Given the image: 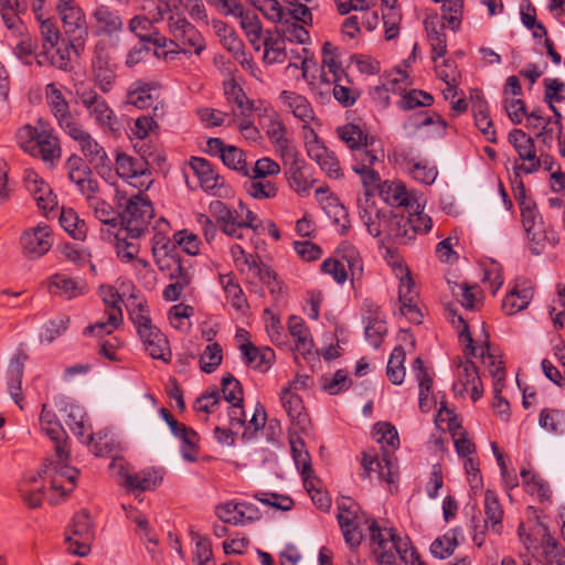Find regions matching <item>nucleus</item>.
I'll list each match as a JSON object with an SVG mask.
<instances>
[{
	"mask_svg": "<svg viewBox=\"0 0 565 565\" xmlns=\"http://www.w3.org/2000/svg\"><path fill=\"white\" fill-rule=\"evenodd\" d=\"M184 433L179 430L173 435L182 441L181 454L184 460L193 462L199 452V435L192 428L183 425Z\"/></svg>",
	"mask_w": 565,
	"mask_h": 565,
	"instance_id": "obj_55",
	"label": "nucleus"
},
{
	"mask_svg": "<svg viewBox=\"0 0 565 565\" xmlns=\"http://www.w3.org/2000/svg\"><path fill=\"white\" fill-rule=\"evenodd\" d=\"M374 433L376 440L382 444L383 451L386 450L385 446L390 447L392 451L399 447L398 433L392 424L379 422L374 425Z\"/></svg>",
	"mask_w": 565,
	"mask_h": 565,
	"instance_id": "obj_62",
	"label": "nucleus"
},
{
	"mask_svg": "<svg viewBox=\"0 0 565 565\" xmlns=\"http://www.w3.org/2000/svg\"><path fill=\"white\" fill-rule=\"evenodd\" d=\"M86 199L88 206L93 210L94 215L98 221L113 228L120 226V212H117L105 200L96 196V193H92V196H87Z\"/></svg>",
	"mask_w": 565,
	"mask_h": 565,
	"instance_id": "obj_41",
	"label": "nucleus"
},
{
	"mask_svg": "<svg viewBox=\"0 0 565 565\" xmlns=\"http://www.w3.org/2000/svg\"><path fill=\"white\" fill-rule=\"evenodd\" d=\"M239 349L245 363L260 372L267 371L275 358L270 348L258 349L250 342L242 344Z\"/></svg>",
	"mask_w": 565,
	"mask_h": 565,
	"instance_id": "obj_34",
	"label": "nucleus"
},
{
	"mask_svg": "<svg viewBox=\"0 0 565 565\" xmlns=\"http://www.w3.org/2000/svg\"><path fill=\"white\" fill-rule=\"evenodd\" d=\"M307 154L311 160L318 163L329 178L341 179L343 177L338 158L334 152L329 150L324 145H310Z\"/></svg>",
	"mask_w": 565,
	"mask_h": 565,
	"instance_id": "obj_32",
	"label": "nucleus"
},
{
	"mask_svg": "<svg viewBox=\"0 0 565 565\" xmlns=\"http://www.w3.org/2000/svg\"><path fill=\"white\" fill-rule=\"evenodd\" d=\"M264 44V60L267 63H284L286 60L284 40L280 38H274L270 31H266V35L263 41Z\"/></svg>",
	"mask_w": 565,
	"mask_h": 565,
	"instance_id": "obj_56",
	"label": "nucleus"
},
{
	"mask_svg": "<svg viewBox=\"0 0 565 565\" xmlns=\"http://www.w3.org/2000/svg\"><path fill=\"white\" fill-rule=\"evenodd\" d=\"M92 18L96 22L95 34L113 38L124 30L121 17L108 6L99 4L92 12Z\"/></svg>",
	"mask_w": 565,
	"mask_h": 565,
	"instance_id": "obj_29",
	"label": "nucleus"
},
{
	"mask_svg": "<svg viewBox=\"0 0 565 565\" xmlns=\"http://www.w3.org/2000/svg\"><path fill=\"white\" fill-rule=\"evenodd\" d=\"M21 245L23 252L30 258L42 257L53 245L51 227L45 223H40L35 227L25 231L21 236Z\"/></svg>",
	"mask_w": 565,
	"mask_h": 565,
	"instance_id": "obj_14",
	"label": "nucleus"
},
{
	"mask_svg": "<svg viewBox=\"0 0 565 565\" xmlns=\"http://www.w3.org/2000/svg\"><path fill=\"white\" fill-rule=\"evenodd\" d=\"M221 160L227 168L237 171L244 177L250 173L243 150L235 146H227Z\"/></svg>",
	"mask_w": 565,
	"mask_h": 565,
	"instance_id": "obj_61",
	"label": "nucleus"
},
{
	"mask_svg": "<svg viewBox=\"0 0 565 565\" xmlns=\"http://www.w3.org/2000/svg\"><path fill=\"white\" fill-rule=\"evenodd\" d=\"M285 167V175L289 186L300 195H306L312 186L310 181L305 174L306 162L298 150L287 152L280 157Z\"/></svg>",
	"mask_w": 565,
	"mask_h": 565,
	"instance_id": "obj_13",
	"label": "nucleus"
},
{
	"mask_svg": "<svg viewBox=\"0 0 565 565\" xmlns=\"http://www.w3.org/2000/svg\"><path fill=\"white\" fill-rule=\"evenodd\" d=\"M157 88L158 85L156 83L137 81L129 86L126 102L139 109L149 108L154 103L156 97L152 93Z\"/></svg>",
	"mask_w": 565,
	"mask_h": 565,
	"instance_id": "obj_35",
	"label": "nucleus"
},
{
	"mask_svg": "<svg viewBox=\"0 0 565 565\" xmlns=\"http://www.w3.org/2000/svg\"><path fill=\"white\" fill-rule=\"evenodd\" d=\"M287 327L295 340L296 350L301 354L310 353L313 348V341L303 319L298 316H290Z\"/></svg>",
	"mask_w": 565,
	"mask_h": 565,
	"instance_id": "obj_38",
	"label": "nucleus"
},
{
	"mask_svg": "<svg viewBox=\"0 0 565 565\" xmlns=\"http://www.w3.org/2000/svg\"><path fill=\"white\" fill-rule=\"evenodd\" d=\"M139 338L145 350L152 359L161 360L167 363L170 362L171 351L169 341L157 327L148 329L145 333L139 334Z\"/></svg>",
	"mask_w": 565,
	"mask_h": 565,
	"instance_id": "obj_31",
	"label": "nucleus"
},
{
	"mask_svg": "<svg viewBox=\"0 0 565 565\" xmlns=\"http://www.w3.org/2000/svg\"><path fill=\"white\" fill-rule=\"evenodd\" d=\"M41 429L54 443L55 451L58 456L64 455L67 435L62 424L57 420L56 415L43 405L40 415Z\"/></svg>",
	"mask_w": 565,
	"mask_h": 565,
	"instance_id": "obj_30",
	"label": "nucleus"
},
{
	"mask_svg": "<svg viewBox=\"0 0 565 565\" xmlns=\"http://www.w3.org/2000/svg\"><path fill=\"white\" fill-rule=\"evenodd\" d=\"M60 224L73 238L83 241L86 237V224L73 209H62Z\"/></svg>",
	"mask_w": 565,
	"mask_h": 565,
	"instance_id": "obj_49",
	"label": "nucleus"
},
{
	"mask_svg": "<svg viewBox=\"0 0 565 565\" xmlns=\"http://www.w3.org/2000/svg\"><path fill=\"white\" fill-rule=\"evenodd\" d=\"M19 143L25 152L33 156L39 154L51 167H54L61 159L62 148L55 134L39 136L34 138V141H19Z\"/></svg>",
	"mask_w": 565,
	"mask_h": 565,
	"instance_id": "obj_21",
	"label": "nucleus"
},
{
	"mask_svg": "<svg viewBox=\"0 0 565 565\" xmlns=\"http://www.w3.org/2000/svg\"><path fill=\"white\" fill-rule=\"evenodd\" d=\"M372 553L379 565H396L402 539L392 527H381L375 521L369 526Z\"/></svg>",
	"mask_w": 565,
	"mask_h": 565,
	"instance_id": "obj_6",
	"label": "nucleus"
},
{
	"mask_svg": "<svg viewBox=\"0 0 565 565\" xmlns=\"http://www.w3.org/2000/svg\"><path fill=\"white\" fill-rule=\"evenodd\" d=\"M76 95L88 115L94 118L102 129L115 131L118 120L108 103L93 87L81 86L76 88Z\"/></svg>",
	"mask_w": 565,
	"mask_h": 565,
	"instance_id": "obj_7",
	"label": "nucleus"
},
{
	"mask_svg": "<svg viewBox=\"0 0 565 565\" xmlns=\"http://www.w3.org/2000/svg\"><path fill=\"white\" fill-rule=\"evenodd\" d=\"M215 514L224 523L244 525V512L241 511L238 502L228 501L217 504Z\"/></svg>",
	"mask_w": 565,
	"mask_h": 565,
	"instance_id": "obj_63",
	"label": "nucleus"
},
{
	"mask_svg": "<svg viewBox=\"0 0 565 565\" xmlns=\"http://www.w3.org/2000/svg\"><path fill=\"white\" fill-rule=\"evenodd\" d=\"M484 527L500 535L502 533L503 510L494 491L488 489L484 493Z\"/></svg>",
	"mask_w": 565,
	"mask_h": 565,
	"instance_id": "obj_39",
	"label": "nucleus"
},
{
	"mask_svg": "<svg viewBox=\"0 0 565 565\" xmlns=\"http://www.w3.org/2000/svg\"><path fill=\"white\" fill-rule=\"evenodd\" d=\"M472 111L476 127L486 136L491 143L497 142V132L493 128V121L489 116L488 103L482 96L472 99Z\"/></svg>",
	"mask_w": 565,
	"mask_h": 565,
	"instance_id": "obj_36",
	"label": "nucleus"
},
{
	"mask_svg": "<svg viewBox=\"0 0 565 565\" xmlns=\"http://www.w3.org/2000/svg\"><path fill=\"white\" fill-rule=\"evenodd\" d=\"M452 295L468 310L478 309V296L481 294L477 285L455 284L451 288Z\"/></svg>",
	"mask_w": 565,
	"mask_h": 565,
	"instance_id": "obj_58",
	"label": "nucleus"
},
{
	"mask_svg": "<svg viewBox=\"0 0 565 565\" xmlns=\"http://www.w3.org/2000/svg\"><path fill=\"white\" fill-rule=\"evenodd\" d=\"M379 193L392 206H411L409 195L402 182L384 181Z\"/></svg>",
	"mask_w": 565,
	"mask_h": 565,
	"instance_id": "obj_46",
	"label": "nucleus"
},
{
	"mask_svg": "<svg viewBox=\"0 0 565 565\" xmlns=\"http://www.w3.org/2000/svg\"><path fill=\"white\" fill-rule=\"evenodd\" d=\"M520 476L529 494L536 497L540 502L551 501L552 491L550 484L541 476L526 468L521 469Z\"/></svg>",
	"mask_w": 565,
	"mask_h": 565,
	"instance_id": "obj_40",
	"label": "nucleus"
},
{
	"mask_svg": "<svg viewBox=\"0 0 565 565\" xmlns=\"http://www.w3.org/2000/svg\"><path fill=\"white\" fill-rule=\"evenodd\" d=\"M278 32L289 42L307 44L310 41V34L305 24L294 21L292 18H286Z\"/></svg>",
	"mask_w": 565,
	"mask_h": 565,
	"instance_id": "obj_53",
	"label": "nucleus"
},
{
	"mask_svg": "<svg viewBox=\"0 0 565 565\" xmlns=\"http://www.w3.org/2000/svg\"><path fill=\"white\" fill-rule=\"evenodd\" d=\"M209 211L221 226V230L224 234L235 237L242 238V225H245L239 218V212L237 210L231 209L227 204L220 200H214L209 205ZM248 224V222H246Z\"/></svg>",
	"mask_w": 565,
	"mask_h": 565,
	"instance_id": "obj_22",
	"label": "nucleus"
},
{
	"mask_svg": "<svg viewBox=\"0 0 565 565\" xmlns=\"http://www.w3.org/2000/svg\"><path fill=\"white\" fill-rule=\"evenodd\" d=\"M60 15L64 31L68 36L71 49L76 56H79L84 51L85 40L88 36L85 13L79 7H76L66 9V12H62Z\"/></svg>",
	"mask_w": 565,
	"mask_h": 565,
	"instance_id": "obj_10",
	"label": "nucleus"
},
{
	"mask_svg": "<svg viewBox=\"0 0 565 565\" xmlns=\"http://www.w3.org/2000/svg\"><path fill=\"white\" fill-rule=\"evenodd\" d=\"M363 515L361 510H348L337 514V520L342 531L345 543L351 550H356L362 542V524Z\"/></svg>",
	"mask_w": 565,
	"mask_h": 565,
	"instance_id": "obj_28",
	"label": "nucleus"
},
{
	"mask_svg": "<svg viewBox=\"0 0 565 565\" xmlns=\"http://www.w3.org/2000/svg\"><path fill=\"white\" fill-rule=\"evenodd\" d=\"M106 316L107 319L105 321H97L96 323L86 327L84 333L97 335L110 334L122 323L124 318L121 309L114 308L111 310H107Z\"/></svg>",
	"mask_w": 565,
	"mask_h": 565,
	"instance_id": "obj_51",
	"label": "nucleus"
},
{
	"mask_svg": "<svg viewBox=\"0 0 565 565\" xmlns=\"http://www.w3.org/2000/svg\"><path fill=\"white\" fill-rule=\"evenodd\" d=\"M45 97L51 113L55 117L58 127L64 132L79 122L70 111L68 102L65 99L62 92L55 86V84L50 83L46 85Z\"/></svg>",
	"mask_w": 565,
	"mask_h": 565,
	"instance_id": "obj_24",
	"label": "nucleus"
},
{
	"mask_svg": "<svg viewBox=\"0 0 565 565\" xmlns=\"http://www.w3.org/2000/svg\"><path fill=\"white\" fill-rule=\"evenodd\" d=\"M339 260H342L350 273L351 281L360 279L363 274V262L359 250L349 242L343 241L337 248Z\"/></svg>",
	"mask_w": 565,
	"mask_h": 565,
	"instance_id": "obj_42",
	"label": "nucleus"
},
{
	"mask_svg": "<svg viewBox=\"0 0 565 565\" xmlns=\"http://www.w3.org/2000/svg\"><path fill=\"white\" fill-rule=\"evenodd\" d=\"M458 369L459 383L454 384V390L462 394L470 385V397L473 402H477L483 395V385L479 375L478 367L469 358H467L465 361H459Z\"/></svg>",
	"mask_w": 565,
	"mask_h": 565,
	"instance_id": "obj_25",
	"label": "nucleus"
},
{
	"mask_svg": "<svg viewBox=\"0 0 565 565\" xmlns=\"http://www.w3.org/2000/svg\"><path fill=\"white\" fill-rule=\"evenodd\" d=\"M116 171L120 178L137 180L138 183L131 182L135 186L148 190L152 183L151 172L146 160L132 158L126 153H118L116 157Z\"/></svg>",
	"mask_w": 565,
	"mask_h": 565,
	"instance_id": "obj_15",
	"label": "nucleus"
},
{
	"mask_svg": "<svg viewBox=\"0 0 565 565\" xmlns=\"http://www.w3.org/2000/svg\"><path fill=\"white\" fill-rule=\"evenodd\" d=\"M359 215L365 225L367 233L373 237L386 234L392 235V226L396 223V216L390 210L379 209L372 199H358Z\"/></svg>",
	"mask_w": 565,
	"mask_h": 565,
	"instance_id": "obj_8",
	"label": "nucleus"
},
{
	"mask_svg": "<svg viewBox=\"0 0 565 565\" xmlns=\"http://www.w3.org/2000/svg\"><path fill=\"white\" fill-rule=\"evenodd\" d=\"M434 103L430 94L420 89H411L402 96L397 106L403 110H411L416 107H428Z\"/></svg>",
	"mask_w": 565,
	"mask_h": 565,
	"instance_id": "obj_64",
	"label": "nucleus"
},
{
	"mask_svg": "<svg viewBox=\"0 0 565 565\" xmlns=\"http://www.w3.org/2000/svg\"><path fill=\"white\" fill-rule=\"evenodd\" d=\"M362 456L363 478L370 477L372 472H376L380 480L394 483L396 465L394 456L390 450H384L381 460L375 450H365L362 452Z\"/></svg>",
	"mask_w": 565,
	"mask_h": 565,
	"instance_id": "obj_16",
	"label": "nucleus"
},
{
	"mask_svg": "<svg viewBox=\"0 0 565 565\" xmlns=\"http://www.w3.org/2000/svg\"><path fill=\"white\" fill-rule=\"evenodd\" d=\"M26 359L25 353L19 352L11 358L7 370L8 392L17 404L21 399V383Z\"/></svg>",
	"mask_w": 565,
	"mask_h": 565,
	"instance_id": "obj_33",
	"label": "nucleus"
},
{
	"mask_svg": "<svg viewBox=\"0 0 565 565\" xmlns=\"http://www.w3.org/2000/svg\"><path fill=\"white\" fill-rule=\"evenodd\" d=\"M245 186L247 193L257 200L273 199L278 193L277 185L266 179H250Z\"/></svg>",
	"mask_w": 565,
	"mask_h": 565,
	"instance_id": "obj_60",
	"label": "nucleus"
},
{
	"mask_svg": "<svg viewBox=\"0 0 565 565\" xmlns=\"http://www.w3.org/2000/svg\"><path fill=\"white\" fill-rule=\"evenodd\" d=\"M161 478H158L156 472L150 470H142L137 473L127 475L125 478V484L127 488L132 490L147 491L156 488Z\"/></svg>",
	"mask_w": 565,
	"mask_h": 565,
	"instance_id": "obj_57",
	"label": "nucleus"
},
{
	"mask_svg": "<svg viewBox=\"0 0 565 565\" xmlns=\"http://www.w3.org/2000/svg\"><path fill=\"white\" fill-rule=\"evenodd\" d=\"M509 142L514 147L520 159L526 160L529 164L515 166V170H523L525 173H533L541 168V160L536 157L534 141L521 129H513L509 134Z\"/></svg>",
	"mask_w": 565,
	"mask_h": 565,
	"instance_id": "obj_20",
	"label": "nucleus"
},
{
	"mask_svg": "<svg viewBox=\"0 0 565 565\" xmlns=\"http://www.w3.org/2000/svg\"><path fill=\"white\" fill-rule=\"evenodd\" d=\"M50 288L53 294L72 299L84 294L85 284L63 274H55L50 279Z\"/></svg>",
	"mask_w": 565,
	"mask_h": 565,
	"instance_id": "obj_44",
	"label": "nucleus"
},
{
	"mask_svg": "<svg viewBox=\"0 0 565 565\" xmlns=\"http://www.w3.org/2000/svg\"><path fill=\"white\" fill-rule=\"evenodd\" d=\"M153 217V207L147 195L139 192L132 194L120 212V232L127 233L130 238H139Z\"/></svg>",
	"mask_w": 565,
	"mask_h": 565,
	"instance_id": "obj_2",
	"label": "nucleus"
},
{
	"mask_svg": "<svg viewBox=\"0 0 565 565\" xmlns=\"http://www.w3.org/2000/svg\"><path fill=\"white\" fill-rule=\"evenodd\" d=\"M339 139L350 149L352 160L364 158V154L379 152L375 148V139L370 136L361 126L345 124L337 128Z\"/></svg>",
	"mask_w": 565,
	"mask_h": 565,
	"instance_id": "obj_9",
	"label": "nucleus"
},
{
	"mask_svg": "<svg viewBox=\"0 0 565 565\" xmlns=\"http://www.w3.org/2000/svg\"><path fill=\"white\" fill-rule=\"evenodd\" d=\"M363 321L365 323V338L374 347L379 348L386 334V323L380 307L371 300L363 302Z\"/></svg>",
	"mask_w": 565,
	"mask_h": 565,
	"instance_id": "obj_23",
	"label": "nucleus"
},
{
	"mask_svg": "<svg viewBox=\"0 0 565 565\" xmlns=\"http://www.w3.org/2000/svg\"><path fill=\"white\" fill-rule=\"evenodd\" d=\"M280 402L295 429L302 434L309 433L311 420L301 397L291 391V387H284L280 392Z\"/></svg>",
	"mask_w": 565,
	"mask_h": 565,
	"instance_id": "obj_18",
	"label": "nucleus"
},
{
	"mask_svg": "<svg viewBox=\"0 0 565 565\" xmlns=\"http://www.w3.org/2000/svg\"><path fill=\"white\" fill-rule=\"evenodd\" d=\"M212 26L216 35L220 38L223 46L234 55H243L244 54V43L237 36L234 29L227 25L222 20H213Z\"/></svg>",
	"mask_w": 565,
	"mask_h": 565,
	"instance_id": "obj_45",
	"label": "nucleus"
},
{
	"mask_svg": "<svg viewBox=\"0 0 565 565\" xmlns=\"http://www.w3.org/2000/svg\"><path fill=\"white\" fill-rule=\"evenodd\" d=\"M65 413V423L82 441L89 444L93 440L92 427L83 406L66 403L62 409Z\"/></svg>",
	"mask_w": 565,
	"mask_h": 565,
	"instance_id": "obj_27",
	"label": "nucleus"
},
{
	"mask_svg": "<svg viewBox=\"0 0 565 565\" xmlns=\"http://www.w3.org/2000/svg\"><path fill=\"white\" fill-rule=\"evenodd\" d=\"M224 93L228 103H234L241 110L243 117H248L252 114L254 109V103L247 98L243 88L237 83L231 81L230 83L225 84Z\"/></svg>",
	"mask_w": 565,
	"mask_h": 565,
	"instance_id": "obj_52",
	"label": "nucleus"
},
{
	"mask_svg": "<svg viewBox=\"0 0 565 565\" xmlns=\"http://www.w3.org/2000/svg\"><path fill=\"white\" fill-rule=\"evenodd\" d=\"M406 353L403 347L397 345L393 349L387 366H386V375L392 384L401 385L405 379V362Z\"/></svg>",
	"mask_w": 565,
	"mask_h": 565,
	"instance_id": "obj_48",
	"label": "nucleus"
},
{
	"mask_svg": "<svg viewBox=\"0 0 565 565\" xmlns=\"http://www.w3.org/2000/svg\"><path fill=\"white\" fill-rule=\"evenodd\" d=\"M68 179L76 184L78 191L86 198L92 196V193H97L99 190L98 181L93 178V172L88 166L77 170L72 169Z\"/></svg>",
	"mask_w": 565,
	"mask_h": 565,
	"instance_id": "obj_47",
	"label": "nucleus"
},
{
	"mask_svg": "<svg viewBox=\"0 0 565 565\" xmlns=\"http://www.w3.org/2000/svg\"><path fill=\"white\" fill-rule=\"evenodd\" d=\"M209 3L225 17L234 15L238 18L245 35L263 33L258 15L250 10H245L238 0H209Z\"/></svg>",
	"mask_w": 565,
	"mask_h": 565,
	"instance_id": "obj_12",
	"label": "nucleus"
},
{
	"mask_svg": "<svg viewBox=\"0 0 565 565\" xmlns=\"http://www.w3.org/2000/svg\"><path fill=\"white\" fill-rule=\"evenodd\" d=\"M70 318L66 316L57 317L47 321L40 331L41 343H52L61 337L68 328Z\"/></svg>",
	"mask_w": 565,
	"mask_h": 565,
	"instance_id": "obj_59",
	"label": "nucleus"
},
{
	"mask_svg": "<svg viewBox=\"0 0 565 565\" xmlns=\"http://www.w3.org/2000/svg\"><path fill=\"white\" fill-rule=\"evenodd\" d=\"M533 288L526 279H518L502 301V308L509 316L524 310L533 298Z\"/></svg>",
	"mask_w": 565,
	"mask_h": 565,
	"instance_id": "obj_26",
	"label": "nucleus"
},
{
	"mask_svg": "<svg viewBox=\"0 0 565 565\" xmlns=\"http://www.w3.org/2000/svg\"><path fill=\"white\" fill-rule=\"evenodd\" d=\"M383 152L379 151L372 154H364V158L353 161L352 170L360 175L365 192L359 199H371L375 190L381 189L382 181L373 166L383 158Z\"/></svg>",
	"mask_w": 565,
	"mask_h": 565,
	"instance_id": "obj_19",
	"label": "nucleus"
},
{
	"mask_svg": "<svg viewBox=\"0 0 565 565\" xmlns=\"http://www.w3.org/2000/svg\"><path fill=\"white\" fill-rule=\"evenodd\" d=\"M73 140L78 142L81 151L95 168L105 167L108 156L104 148L87 132L81 122L65 131Z\"/></svg>",
	"mask_w": 565,
	"mask_h": 565,
	"instance_id": "obj_17",
	"label": "nucleus"
},
{
	"mask_svg": "<svg viewBox=\"0 0 565 565\" xmlns=\"http://www.w3.org/2000/svg\"><path fill=\"white\" fill-rule=\"evenodd\" d=\"M190 168L200 181L201 188L210 195L226 196L230 188L224 179L214 170L213 166L204 158L192 157Z\"/></svg>",
	"mask_w": 565,
	"mask_h": 565,
	"instance_id": "obj_11",
	"label": "nucleus"
},
{
	"mask_svg": "<svg viewBox=\"0 0 565 565\" xmlns=\"http://www.w3.org/2000/svg\"><path fill=\"white\" fill-rule=\"evenodd\" d=\"M68 450L64 447V455L58 456L56 452L54 458L46 459L42 466L39 476L41 478H49L51 489L58 491L62 497L71 493L76 484V479L79 471L67 463Z\"/></svg>",
	"mask_w": 565,
	"mask_h": 565,
	"instance_id": "obj_3",
	"label": "nucleus"
},
{
	"mask_svg": "<svg viewBox=\"0 0 565 565\" xmlns=\"http://www.w3.org/2000/svg\"><path fill=\"white\" fill-rule=\"evenodd\" d=\"M266 134L270 141L274 143L276 151L279 156H284L287 152L296 150V147L290 142L286 136V127L282 121L274 116L269 118Z\"/></svg>",
	"mask_w": 565,
	"mask_h": 565,
	"instance_id": "obj_43",
	"label": "nucleus"
},
{
	"mask_svg": "<svg viewBox=\"0 0 565 565\" xmlns=\"http://www.w3.org/2000/svg\"><path fill=\"white\" fill-rule=\"evenodd\" d=\"M459 529L449 530L441 537H437L430 545L431 554L440 559L449 557L458 545Z\"/></svg>",
	"mask_w": 565,
	"mask_h": 565,
	"instance_id": "obj_50",
	"label": "nucleus"
},
{
	"mask_svg": "<svg viewBox=\"0 0 565 565\" xmlns=\"http://www.w3.org/2000/svg\"><path fill=\"white\" fill-rule=\"evenodd\" d=\"M95 540L94 523L86 510L74 514L65 531L67 551L76 556L85 557L90 553Z\"/></svg>",
	"mask_w": 565,
	"mask_h": 565,
	"instance_id": "obj_5",
	"label": "nucleus"
},
{
	"mask_svg": "<svg viewBox=\"0 0 565 565\" xmlns=\"http://www.w3.org/2000/svg\"><path fill=\"white\" fill-rule=\"evenodd\" d=\"M169 30L171 49L163 52L162 57L164 60H173L179 54L189 55L193 53L201 55L206 49V42L201 32L185 18L170 17Z\"/></svg>",
	"mask_w": 565,
	"mask_h": 565,
	"instance_id": "obj_1",
	"label": "nucleus"
},
{
	"mask_svg": "<svg viewBox=\"0 0 565 565\" xmlns=\"http://www.w3.org/2000/svg\"><path fill=\"white\" fill-rule=\"evenodd\" d=\"M281 100L288 106L292 115L300 119L303 124L315 120V111L310 102L302 95L295 92L282 90Z\"/></svg>",
	"mask_w": 565,
	"mask_h": 565,
	"instance_id": "obj_37",
	"label": "nucleus"
},
{
	"mask_svg": "<svg viewBox=\"0 0 565 565\" xmlns=\"http://www.w3.org/2000/svg\"><path fill=\"white\" fill-rule=\"evenodd\" d=\"M90 67L94 83L104 94L109 93L116 84L118 64L107 41L99 40L95 44Z\"/></svg>",
	"mask_w": 565,
	"mask_h": 565,
	"instance_id": "obj_4",
	"label": "nucleus"
},
{
	"mask_svg": "<svg viewBox=\"0 0 565 565\" xmlns=\"http://www.w3.org/2000/svg\"><path fill=\"white\" fill-rule=\"evenodd\" d=\"M184 433L179 430L173 435L182 441L181 454L184 460L193 462L199 452V435L192 428L183 425Z\"/></svg>",
	"mask_w": 565,
	"mask_h": 565,
	"instance_id": "obj_54",
	"label": "nucleus"
}]
</instances>
